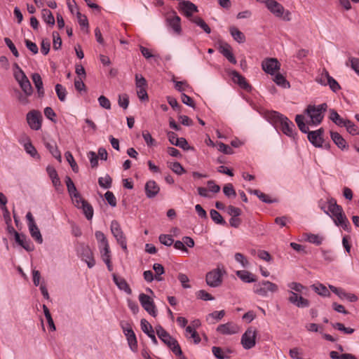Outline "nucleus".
<instances>
[{
	"instance_id": "2eb2a0df",
	"label": "nucleus",
	"mask_w": 359,
	"mask_h": 359,
	"mask_svg": "<svg viewBox=\"0 0 359 359\" xmlns=\"http://www.w3.org/2000/svg\"><path fill=\"white\" fill-rule=\"evenodd\" d=\"M280 125L281 126V130L285 135L290 137H294V134H296L294 132L295 126L290 120L285 116L282 118Z\"/></svg>"
},
{
	"instance_id": "c756f323",
	"label": "nucleus",
	"mask_w": 359,
	"mask_h": 359,
	"mask_svg": "<svg viewBox=\"0 0 359 359\" xmlns=\"http://www.w3.org/2000/svg\"><path fill=\"white\" fill-rule=\"evenodd\" d=\"M28 228L32 238L35 240V241L38 243H42L43 238L37 225L36 224L33 225H29Z\"/></svg>"
},
{
	"instance_id": "13d9d810",
	"label": "nucleus",
	"mask_w": 359,
	"mask_h": 359,
	"mask_svg": "<svg viewBox=\"0 0 359 359\" xmlns=\"http://www.w3.org/2000/svg\"><path fill=\"white\" fill-rule=\"evenodd\" d=\"M344 126L346 128L347 131L352 135H355L359 133L357 126L349 120H346Z\"/></svg>"
},
{
	"instance_id": "680f3d73",
	"label": "nucleus",
	"mask_w": 359,
	"mask_h": 359,
	"mask_svg": "<svg viewBox=\"0 0 359 359\" xmlns=\"http://www.w3.org/2000/svg\"><path fill=\"white\" fill-rule=\"evenodd\" d=\"M15 94L17 95V99L18 102L22 105H27L29 103V100L28 99L29 96H27L23 92H20L19 90H16Z\"/></svg>"
},
{
	"instance_id": "aec40b11",
	"label": "nucleus",
	"mask_w": 359,
	"mask_h": 359,
	"mask_svg": "<svg viewBox=\"0 0 359 359\" xmlns=\"http://www.w3.org/2000/svg\"><path fill=\"white\" fill-rule=\"evenodd\" d=\"M217 331L222 334H233L238 332V327L236 324L229 322L219 325L217 328Z\"/></svg>"
},
{
	"instance_id": "4468645a",
	"label": "nucleus",
	"mask_w": 359,
	"mask_h": 359,
	"mask_svg": "<svg viewBox=\"0 0 359 359\" xmlns=\"http://www.w3.org/2000/svg\"><path fill=\"white\" fill-rule=\"evenodd\" d=\"M180 9L182 13L187 18H192L193 13L198 11L197 6L189 1H184L180 3Z\"/></svg>"
},
{
	"instance_id": "8fccbe9b",
	"label": "nucleus",
	"mask_w": 359,
	"mask_h": 359,
	"mask_svg": "<svg viewBox=\"0 0 359 359\" xmlns=\"http://www.w3.org/2000/svg\"><path fill=\"white\" fill-rule=\"evenodd\" d=\"M306 240L308 242L311 243L315 244L316 245H320L323 241V238L317 234L307 233Z\"/></svg>"
},
{
	"instance_id": "4d7b16f0",
	"label": "nucleus",
	"mask_w": 359,
	"mask_h": 359,
	"mask_svg": "<svg viewBox=\"0 0 359 359\" xmlns=\"http://www.w3.org/2000/svg\"><path fill=\"white\" fill-rule=\"evenodd\" d=\"M118 105L123 109H126L128 108L129 104V97L127 94L124 93L118 95Z\"/></svg>"
},
{
	"instance_id": "ea45409f",
	"label": "nucleus",
	"mask_w": 359,
	"mask_h": 359,
	"mask_svg": "<svg viewBox=\"0 0 359 359\" xmlns=\"http://www.w3.org/2000/svg\"><path fill=\"white\" fill-rule=\"evenodd\" d=\"M210 217L211 219L217 224H221V225H226V221L223 219L222 216L220 215V213L219 212H217V210H211L210 212Z\"/></svg>"
},
{
	"instance_id": "f704fd0d",
	"label": "nucleus",
	"mask_w": 359,
	"mask_h": 359,
	"mask_svg": "<svg viewBox=\"0 0 359 359\" xmlns=\"http://www.w3.org/2000/svg\"><path fill=\"white\" fill-rule=\"evenodd\" d=\"M295 122L299 128V129L303 133H307L309 134V129L308 124L304 123V116L302 114H297L295 117Z\"/></svg>"
},
{
	"instance_id": "cd10ccee",
	"label": "nucleus",
	"mask_w": 359,
	"mask_h": 359,
	"mask_svg": "<svg viewBox=\"0 0 359 359\" xmlns=\"http://www.w3.org/2000/svg\"><path fill=\"white\" fill-rule=\"evenodd\" d=\"M13 68V76L18 84L29 81L24 71L17 63H14Z\"/></svg>"
},
{
	"instance_id": "49530a36",
	"label": "nucleus",
	"mask_w": 359,
	"mask_h": 359,
	"mask_svg": "<svg viewBox=\"0 0 359 359\" xmlns=\"http://www.w3.org/2000/svg\"><path fill=\"white\" fill-rule=\"evenodd\" d=\"M153 269L154 270L156 275H155V280L157 281H161L163 280V278L161 276L162 274L165 273L164 267L162 264L156 263L153 265Z\"/></svg>"
},
{
	"instance_id": "3c124183",
	"label": "nucleus",
	"mask_w": 359,
	"mask_h": 359,
	"mask_svg": "<svg viewBox=\"0 0 359 359\" xmlns=\"http://www.w3.org/2000/svg\"><path fill=\"white\" fill-rule=\"evenodd\" d=\"M223 192L224 195L228 198H235L236 196V192L233 188L232 184H226L223 187Z\"/></svg>"
},
{
	"instance_id": "c9c22d12",
	"label": "nucleus",
	"mask_w": 359,
	"mask_h": 359,
	"mask_svg": "<svg viewBox=\"0 0 359 359\" xmlns=\"http://www.w3.org/2000/svg\"><path fill=\"white\" fill-rule=\"evenodd\" d=\"M313 290L322 297H330V292L328 289L323 284H313L311 285Z\"/></svg>"
},
{
	"instance_id": "7c9ffc66",
	"label": "nucleus",
	"mask_w": 359,
	"mask_h": 359,
	"mask_svg": "<svg viewBox=\"0 0 359 359\" xmlns=\"http://www.w3.org/2000/svg\"><path fill=\"white\" fill-rule=\"evenodd\" d=\"M229 32L235 41L239 43H243L245 41L244 34L235 27H231Z\"/></svg>"
},
{
	"instance_id": "58836bf2",
	"label": "nucleus",
	"mask_w": 359,
	"mask_h": 359,
	"mask_svg": "<svg viewBox=\"0 0 359 359\" xmlns=\"http://www.w3.org/2000/svg\"><path fill=\"white\" fill-rule=\"evenodd\" d=\"M55 89L58 99L61 102H65L67 94L66 88L62 85L57 83L55 85Z\"/></svg>"
},
{
	"instance_id": "ddd939ff",
	"label": "nucleus",
	"mask_w": 359,
	"mask_h": 359,
	"mask_svg": "<svg viewBox=\"0 0 359 359\" xmlns=\"http://www.w3.org/2000/svg\"><path fill=\"white\" fill-rule=\"evenodd\" d=\"M222 282V276L219 270L210 271L206 275L207 284L212 287H218Z\"/></svg>"
},
{
	"instance_id": "72a5a7b5",
	"label": "nucleus",
	"mask_w": 359,
	"mask_h": 359,
	"mask_svg": "<svg viewBox=\"0 0 359 359\" xmlns=\"http://www.w3.org/2000/svg\"><path fill=\"white\" fill-rule=\"evenodd\" d=\"M330 119L339 126H344L346 120L342 118L334 109H330Z\"/></svg>"
},
{
	"instance_id": "412c9836",
	"label": "nucleus",
	"mask_w": 359,
	"mask_h": 359,
	"mask_svg": "<svg viewBox=\"0 0 359 359\" xmlns=\"http://www.w3.org/2000/svg\"><path fill=\"white\" fill-rule=\"evenodd\" d=\"M327 210H325V213L328 215L330 217H333L337 216L338 213L341 212L342 208L337 205V201L334 198H330L327 201Z\"/></svg>"
},
{
	"instance_id": "b1692460",
	"label": "nucleus",
	"mask_w": 359,
	"mask_h": 359,
	"mask_svg": "<svg viewBox=\"0 0 359 359\" xmlns=\"http://www.w3.org/2000/svg\"><path fill=\"white\" fill-rule=\"evenodd\" d=\"M145 194L147 198L155 197L159 192L160 188L154 180L148 181L145 184Z\"/></svg>"
},
{
	"instance_id": "a878e982",
	"label": "nucleus",
	"mask_w": 359,
	"mask_h": 359,
	"mask_svg": "<svg viewBox=\"0 0 359 359\" xmlns=\"http://www.w3.org/2000/svg\"><path fill=\"white\" fill-rule=\"evenodd\" d=\"M15 240L16 243L22 247L27 251L33 250V245L29 240L27 239V236L25 234H20L19 233H16L15 236Z\"/></svg>"
},
{
	"instance_id": "0eeeda50",
	"label": "nucleus",
	"mask_w": 359,
	"mask_h": 359,
	"mask_svg": "<svg viewBox=\"0 0 359 359\" xmlns=\"http://www.w3.org/2000/svg\"><path fill=\"white\" fill-rule=\"evenodd\" d=\"M257 331L255 328L249 327L241 337V344L245 349H250L255 346Z\"/></svg>"
},
{
	"instance_id": "864d4df0",
	"label": "nucleus",
	"mask_w": 359,
	"mask_h": 359,
	"mask_svg": "<svg viewBox=\"0 0 359 359\" xmlns=\"http://www.w3.org/2000/svg\"><path fill=\"white\" fill-rule=\"evenodd\" d=\"M22 91L26 94L27 96H31L33 93V88L29 81L22 82L19 84Z\"/></svg>"
},
{
	"instance_id": "09e8293b",
	"label": "nucleus",
	"mask_w": 359,
	"mask_h": 359,
	"mask_svg": "<svg viewBox=\"0 0 359 359\" xmlns=\"http://www.w3.org/2000/svg\"><path fill=\"white\" fill-rule=\"evenodd\" d=\"M65 183H66L68 193L70 195V196L74 194H76V193H79L77 191V189H76L75 185H74V183L73 182V181L70 177L66 176Z\"/></svg>"
},
{
	"instance_id": "f3484780",
	"label": "nucleus",
	"mask_w": 359,
	"mask_h": 359,
	"mask_svg": "<svg viewBox=\"0 0 359 359\" xmlns=\"http://www.w3.org/2000/svg\"><path fill=\"white\" fill-rule=\"evenodd\" d=\"M231 74L232 76L233 81L237 83L241 88L248 91H250L252 89V86L247 82L245 78L237 71L233 70Z\"/></svg>"
},
{
	"instance_id": "393cba45",
	"label": "nucleus",
	"mask_w": 359,
	"mask_h": 359,
	"mask_svg": "<svg viewBox=\"0 0 359 359\" xmlns=\"http://www.w3.org/2000/svg\"><path fill=\"white\" fill-rule=\"evenodd\" d=\"M112 278L114 283L118 287V288L121 290H123L128 294H132V290L130 287L129 285L126 282V280L121 277H118L116 274L113 273Z\"/></svg>"
},
{
	"instance_id": "4c0bfd02",
	"label": "nucleus",
	"mask_w": 359,
	"mask_h": 359,
	"mask_svg": "<svg viewBox=\"0 0 359 359\" xmlns=\"http://www.w3.org/2000/svg\"><path fill=\"white\" fill-rule=\"evenodd\" d=\"M41 14L44 22L50 26H53L55 25V18L50 10L44 8L41 11Z\"/></svg>"
},
{
	"instance_id": "0e129e2a",
	"label": "nucleus",
	"mask_w": 359,
	"mask_h": 359,
	"mask_svg": "<svg viewBox=\"0 0 359 359\" xmlns=\"http://www.w3.org/2000/svg\"><path fill=\"white\" fill-rule=\"evenodd\" d=\"M332 327L338 330L342 331L346 334H352L354 332V330L351 327H346L344 324L341 323H336L332 324Z\"/></svg>"
},
{
	"instance_id": "1a4fd4ad",
	"label": "nucleus",
	"mask_w": 359,
	"mask_h": 359,
	"mask_svg": "<svg viewBox=\"0 0 359 359\" xmlns=\"http://www.w3.org/2000/svg\"><path fill=\"white\" fill-rule=\"evenodd\" d=\"M139 301L142 306L146 310L151 316L156 317L157 315V310L153 299L147 294L141 293L139 295Z\"/></svg>"
},
{
	"instance_id": "e2e57ef3",
	"label": "nucleus",
	"mask_w": 359,
	"mask_h": 359,
	"mask_svg": "<svg viewBox=\"0 0 359 359\" xmlns=\"http://www.w3.org/2000/svg\"><path fill=\"white\" fill-rule=\"evenodd\" d=\"M52 34L53 38V47L55 50H58L62 46L61 37L60 36L59 33L57 32H53Z\"/></svg>"
},
{
	"instance_id": "de8ad7c7",
	"label": "nucleus",
	"mask_w": 359,
	"mask_h": 359,
	"mask_svg": "<svg viewBox=\"0 0 359 359\" xmlns=\"http://www.w3.org/2000/svg\"><path fill=\"white\" fill-rule=\"evenodd\" d=\"M65 156L67 161L69 163L72 170L76 173L78 172H79V166H78L77 163H76L72 153L70 151H66L65 154Z\"/></svg>"
},
{
	"instance_id": "f03ea898",
	"label": "nucleus",
	"mask_w": 359,
	"mask_h": 359,
	"mask_svg": "<svg viewBox=\"0 0 359 359\" xmlns=\"http://www.w3.org/2000/svg\"><path fill=\"white\" fill-rule=\"evenodd\" d=\"M158 338L167 345L176 355H182V351L177 342L162 326L155 327Z\"/></svg>"
},
{
	"instance_id": "c03bdc74",
	"label": "nucleus",
	"mask_w": 359,
	"mask_h": 359,
	"mask_svg": "<svg viewBox=\"0 0 359 359\" xmlns=\"http://www.w3.org/2000/svg\"><path fill=\"white\" fill-rule=\"evenodd\" d=\"M111 183L112 179L108 174H107L104 177H100L98 179V184L103 189L110 188Z\"/></svg>"
},
{
	"instance_id": "6ab92c4d",
	"label": "nucleus",
	"mask_w": 359,
	"mask_h": 359,
	"mask_svg": "<svg viewBox=\"0 0 359 359\" xmlns=\"http://www.w3.org/2000/svg\"><path fill=\"white\" fill-rule=\"evenodd\" d=\"M32 79L36 89V93L39 98H43L45 95V90L41 76L39 73H34L32 75Z\"/></svg>"
},
{
	"instance_id": "6e6552de",
	"label": "nucleus",
	"mask_w": 359,
	"mask_h": 359,
	"mask_svg": "<svg viewBox=\"0 0 359 359\" xmlns=\"http://www.w3.org/2000/svg\"><path fill=\"white\" fill-rule=\"evenodd\" d=\"M26 119L32 130H38L41 128L42 116L39 111L31 110L27 114Z\"/></svg>"
},
{
	"instance_id": "338daca9",
	"label": "nucleus",
	"mask_w": 359,
	"mask_h": 359,
	"mask_svg": "<svg viewBox=\"0 0 359 359\" xmlns=\"http://www.w3.org/2000/svg\"><path fill=\"white\" fill-rule=\"evenodd\" d=\"M24 147L26 152L31 156L35 157L39 156L36 149L30 142L25 143Z\"/></svg>"
},
{
	"instance_id": "774afa93",
	"label": "nucleus",
	"mask_w": 359,
	"mask_h": 359,
	"mask_svg": "<svg viewBox=\"0 0 359 359\" xmlns=\"http://www.w3.org/2000/svg\"><path fill=\"white\" fill-rule=\"evenodd\" d=\"M71 198L75 206L78 208H81V205L83 204L86 201L79 193H76V194L71 196Z\"/></svg>"
},
{
	"instance_id": "2f4dec72",
	"label": "nucleus",
	"mask_w": 359,
	"mask_h": 359,
	"mask_svg": "<svg viewBox=\"0 0 359 359\" xmlns=\"http://www.w3.org/2000/svg\"><path fill=\"white\" fill-rule=\"evenodd\" d=\"M236 275L241 280L245 283H253L256 281V278H254V276L248 271H237Z\"/></svg>"
},
{
	"instance_id": "37998d69",
	"label": "nucleus",
	"mask_w": 359,
	"mask_h": 359,
	"mask_svg": "<svg viewBox=\"0 0 359 359\" xmlns=\"http://www.w3.org/2000/svg\"><path fill=\"white\" fill-rule=\"evenodd\" d=\"M273 81L278 86L286 88H290V83L285 79V78L280 73L275 75Z\"/></svg>"
},
{
	"instance_id": "a18cd8bd",
	"label": "nucleus",
	"mask_w": 359,
	"mask_h": 359,
	"mask_svg": "<svg viewBox=\"0 0 359 359\" xmlns=\"http://www.w3.org/2000/svg\"><path fill=\"white\" fill-rule=\"evenodd\" d=\"M43 313H44L45 317H46V318L47 320V322H48V326H49L50 329L52 331H55V326L53 320L52 318V316H51V314L50 313L49 309H48V307L45 304L43 305Z\"/></svg>"
},
{
	"instance_id": "4be33fe9",
	"label": "nucleus",
	"mask_w": 359,
	"mask_h": 359,
	"mask_svg": "<svg viewBox=\"0 0 359 359\" xmlns=\"http://www.w3.org/2000/svg\"><path fill=\"white\" fill-rule=\"evenodd\" d=\"M141 329L152 341L154 344H158V341L154 334V330L151 324L145 319L140 321Z\"/></svg>"
},
{
	"instance_id": "c85d7f7f",
	"label": "nucleus",
	"mask_w": 359,
	"mask_h": 359,
	"mask_svg": "<svg viewBox=\"0 0 359 359\" xmlns=\"http://www.w3.org/2000/svg\"><path fill=\"white\" fill-rule=\"evenodd\" d=\"M330 136L334 143L341 150L348 148L346 141L337 132H330Z\"/></svg>"
},
{
	"instance_id": "a19ab883",
	"label": "nucleus",
	"mask_w": 359,
	"mask_h": 359,
	"mask_svg": "<svg viewBox=\"0 0 359 359\" xmlns=\"http://www.w3.org/2000/svg\"><path fill=\"white\" fill-rule=\"evenodd\" d=\"M83 210V212L87 219L90 220L93 218V208L92 205L88 203L86 201L82 205H81V208Z\"/></svg>"
},
{
	"instance_id": "6e6d98bb",
	"label": "nucleus",
	"mask_w": 359,
	"mask_h": 359,
	"mask_svg": "<svg viewBox=\"0 0 359 359\" xmlns=\"http://www.w3.org/2000/svg\"><path fill=\"white\" fill-rule=\"evenodd\" d=\"M330 76L328 72L323 69L321 74L316 78V81L322 86H326V82Z\"/></svg>"
},
{
	"instance_id": "69168bd1",
	"label": "nucleus",
	"mask_w": 359,
	"mask_h": 359,
	"mask_svg": "<svg viewBox=\"0 0 359 359\" xmlns=\"http://www.w3.org/2000/svg\"><path fill=\"white\" fill-rule=\"evenodd\" d=\"M170 168L177 175H181L185 172L184 168L179 162H175L170 165Z\"/></svg>"
},
{
	"instance_id": "dca6fc26",
	"label": "nucleus",
	"mask_w": 359,
	"mask_h": 359,
	"mask_svg": "<svg viewBox=\"0 0 359 359\" xmlns=\"http://www.w3.org/2000/svg\"><path fill=\"white\" fill-rule=\"evenodd\" d=\"M267 8L276 17L281 18L283 16L285 8L284 7L275 0L267 1L266 4Z\"/></svg>"
},
{
	"instance_id": "a211bd4d",
	"label": "nucleus",
	"mask_w": 359,
	"mask_h": 359,
	"mask_svg": "<svg viewBox=\"0 0 359 359\" xmlns=\"http://www.w3.org/2000/svg\"><path fill=\"white\" fill-rule=\"evenodd\" d=\"M329 287L330 290L336 294L340 299H346L350 302H354L358 300V297L351 293L346 292L343 289L337 288L333 285H330Z\"/></svg>"
},
{
	"instance_id": "052dcab7",
	"label": "nucleus",
	"mask_w": 359,
	"mask_h": 359,
	"mask_svg": "<svg viewBox=\"0 0 359 359\" xmlns=\"http://www.w3.org/2000/svg\"><path fill=\"white\" fill-rule=\"evenodd\" d=\"M177 278L180 282L182 286L184 289L191 288V285L188 283L189 282V278L188 276L182 273H180L178 274Z\"/></svg>"
},
{
	"instance_id": "79ce46f5",
	"label": "nucleus",
	"mask_w": 359,
	"mask_h": 359,
	"mask_svg": "<svg viewBox=\"0 0 359 359\" xmlns=\"http://www.w3.org/2000/svg\"><path fill=\"white\" fill-rule=\"evenodd\" d=\"M266 116L268 119L273 122L274 123H280L282 118L285 117L284 115L276 111H271L268 112Z\"/></svg>"
},
{
	"instance_id": "423d86ee",
	"label": "nucleus",
	"mask_w": 359,
	"mask_h": 359,
	"mask_svg": "<svg viewBox=\"0 0 359 359\" xmlns=\"http://www.w3.org/2000/svg\"><path fill=\"white\" fill-rule=\"evenodd\" d=\"M121 326L126 337L130 349L133 351H136L137 349V341L132 325L128 322L123 321L121 323Z\"/></svg>"
},
{
	"instance_id": "7ed1b4c3",
	"label": "nucleus",
	"mask_w": 359,
	"mask_h": 359,
	"mask_svg": "<svg viewBox=\"0 0 359 359\" xmlns=\"http://www.w3.org/2000/svg\"><path fill=\"white\" fill-rule=\"evenodd\" d=\"M278 290V287L276 284L269 280H262L254 285L253 292L262 297H266L268 292H276Z\"/></svg>"
},
{
	"instance_id": "f257e3e1",
	"label": "nucleus",
	"mask_w": 359,
	"mask_h": 359,
	"mask_svg": "<svg viewBox=\"0 0 359 359\" xmlns=\"http://www.w3.org/2000/svg\"><path fill=\"white\" fill-rule=\"evenodd\" d=\"M327 109V104L323 103L319 105L309 104L305 109V114L310 118L309 125L318 126L320 124L324 118V113Z\"/></svg>"
},
{
	"instance_id": "bb28decb",
	"label": "nucleus",
	"mask_w": 359,
	"mask_h": 359,
	"mask_svg": "<svg viewBox=\"0 0 359 359\" xmlns=\"http://www.w3.org/2000/svg\"><path fill=\"white\" fill-rule=\"evenodd\" d=\"M220 53L232 64L236 65L237 61L231 52V48L228 43L219 46Z\"/></svg>"
},
{
	"instance_id": "473e14b6",
	"label": "nucleus",
	"mask_w": 359,
	"mask_h": 359,
	"mask_svg": "<svg viewBox=\"0 0 359 359\" xmlns=\"http://www.w3.org/2000/svg\"><path fill=\"white\" fill-rule=\"evenodd\" d=\"M46 147L48 149L53 157L60 162L62 161L61 154L55 142H46Z\"/></svg>"
},
{
	"instance_id": "20e7f679",
	"label": "nucleus",
	"mask_w": 359,
	"mask_h": 359,
	"mask_svg": "<svg viewBox=\"0 0 359 359\" xmlns=\"http://www.w3.org/2000/svg\"><path fill=\"white\" fill-rule=\"evenodd\" d=\"M78 255L84 261L88 268H93L95 264L93 254L90 247L84 243H78L76 247Z\"/></svg>"
},
{
	"instance_id": "bf43d9fd",
	"label": "nucleus",
	"mask_w": 359,
	"mask_h": 359,
	"mask_svg": "<svg viewBox=\"0 0 359 359\" xmlns=\"http://www.w3.org/2000/svg\"><path fill=\"white\" fill-rule=\"evenodd\" d=\"M327 85H328L330 89L334 93L337 92L341 88L339 83L331 76H330L326 82V86Z\"/></svg>"
},
{
	"instance_id": "5701e85b",
	"label": "nucleus",
	"mask_w": 359,
	"mask_h": 359,
	"mask_svg": "<svg viewBox=\"0 0 359 359\" xmlns=\"http://www.w3.org/2000/svg\"><path fill=\"white\" fill-rule=\"evenodd\" d=\"M334 224L338 226H341L344 230L349 231L351 229L350 223L344 215V212L338 213L337 216L332 217Z\"/></svg>"
},
{
	"instance_id": "f8f14e48",
	"label": "nucleus",
	"mask_w": 359,
	"mask_h": 359,
	"mask_svg": "<svg viewBox=\"0 0 359 359\" xmlns=\"http://www.w3.org/2000/svg\"><path fill=\"white\" fill-rule=\"evenodd\" d=\"M324 129L323 128L318 130L311 131L308 134V140L316 147H323V135Z\"/></svg>"
},
{
	"instance_id": "603ef678",
	"label": "nucleus",
	"mask_w": 359,
	"mask_h": 359,
	"mask_svg": "<svg viewBox=\"0 0 359 359\" xmlns=\"http://www.w3.org/2000/svg\"><path fill=\"white\" fill-rule=\"evenodd\" d=\"M100 253L104 262H109L111 260V252L109 244L102 246V249H100Z\"/></svg>"
},
{
	"instance_id": "39448f33",
	"label": "nucleus",
	"mask_w": 359,
	"mask_h": 359,
	"mask_svg": "<svg viewBox=\"0 0 359 359\" xmlns=\"http://www.w3.org/2000/svg\"><path fill=\"white\" fill-rule=\"evenodd\" d=\"M110 229L111 233L116 238L117 243L121 245L124 251H127V241L126 237L123 232L120 224L116 220H113L111 222Z\"/></svg>"
},
{
	"instance_id": "9d476101",
	"label": "nucleus",
	"mask_w": 359,
	"mask_h": 359,
	"mask_svg": "<svg viewBox=\"0 0 359 359\" xmlns=\"http://www.w3.org/2000/svg\"><path fill=\"white\" fill-rule=\"evenodd\" d=\"M180 21V18L175 12L168 14L165 19L166 25L177 34H180L182 32Z\"/></svg>"
},
{
	"instance_id": "e433bc0d",
	"label": "nucleus",
	"mask_w": 359,
	"mask_h": 359,
	"mask_svg": "<svg viewBox=\"0 0 359 359\" xmlns=\"http://www.w3.org/2000/svg\"><path fill=\"white\" fill-rule=\"evenodd\" d=\"M191 21L200 27L206 34H210L211 32V29L201 18L194 17L191 19Z\"/></svg>"
},
{
	"instance_id": "5fc2aeb1",
	"label": "nucleus",
	"mask_w": 359,
	"mask_h": 359,
	"mask_svg": "<svg viewBox=\"0 0 359 359\" xmlns=\"http://www.w3.org/2000/svg\"><path fill=\"white\" fill-rule=\"evenodd\" d=\"M158 239L160 243L165 246H171L174 243L172 236L168 234H161Z\"/></svg>"
},
{
	"instance_id": "9b49d317",
	"label": "nucleus",
	"mask_w": 359,
	"mask_h": 359,
	"mask_svg": "<svg viewBox=\"0 0 359 359\" xmlns=\"http://www.w3.org/2000/svg\"><path fill=\"white\" fill-rule=\"evenodd\" d=\"M280 65L276 58H266L262 62V69L267 74H274L280 69Z\"/></svg>"
}]
</instances>
